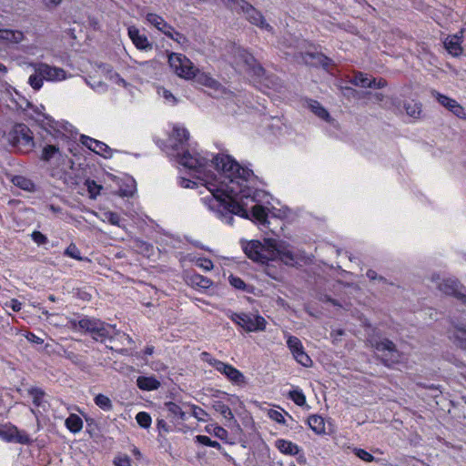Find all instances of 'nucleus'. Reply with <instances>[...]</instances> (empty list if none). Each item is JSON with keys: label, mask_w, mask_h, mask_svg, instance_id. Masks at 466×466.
I'll list each match as a JSON object with an SVG mask.
<instances>
[{"label": "nucleus", "mask_w": 466, "mask_h": 466, "mask_svg": "<svg viewBox=\"0 0 466 466\" xmlns=\"http://www.w3.org/2000/svg\"><path fill=\"white\" fill-rule=\"evenodd\" d=\"M188 139V130L180 124H175L168 138L167 154L183 167L198 173V179L208 191L200 198L203 206L220 217L228 209L241 212L238 205L228 206L224 202L226 198H222V191L229 194L241 192L243 183L252 175L251 169L241 167L227 154L214 155L195 147L187 148Z\"/></svg>", "instance_id": "1"}, {"label": "nucleus", "mask_w": 466, "mask_h": 466, "mask_svg": "<svg viewBox=\"0 0 466 466\" xmlns=\"http://www.w3.org/2000/svg\"><path fill=\"white\" fill-rule=\"evenodd\" d=\"M252 175L248 179V181H245L242 186V191L237 194H229L226 191H222V198H226L225 203L227 205L231 204H237L242 209L241 212H233L230 209L227 210V213L225 212V215H222L221 217L217 215L215 212L210 211L213 213L218 218L221 219L223 222L231 225L233 222V215H238L241 218H248V213L246 209V207L248 204V201L258 203L262 201L263 198H266L267 195L262 190H258L250 187V183L253 180V171L251 170ZM252 217L256 219V221L263 226H265L268 223V211L267 208L259 204H256L252 207Z\"/></svg>", "instance_id": "2"}, {"label": "nucleus", "mask_w": 466, "mask_h": 466, "mask_svg": "<svg viewBox=\"0 0 466 466\" xmlns=\"http://www.w3.org/2000/svg\"><path fill=\"white\" fill-rule=\"evenodd\" d=\"M68 324L74 330L89 333L96 340L103 341L118 334L116 325L87 316L72 318L68 320Z\"/></svg>", "instance_id": "3"}, {"label": "nucleus", "mask_w": 466, "mask_h": 466, "mask_svg": "<svg viewBox=\"0 0 466 466\" xmlns=\"http://www.w3.org/2000/svg\"><path fill=\"white\" fill-rule=\"evenodd\" d=\"M35 72L28 78V84L35 90H39L44 81L60 82L68 77L67 73L61 67L48 65L43 62L31 63Z\"/></svg>", "instance_id": "4"}, {"label": "nucleus", "mask_w": 466, "mask_h": 466, "mask_svg": "<svg viewBox=\"0 0 466 466\" xmlns=\"http://www.w3.org/2000/svg\"><path fill=\"white\" fill-rule=\"evenodd\" d=\"M228 7L237 12L242 11L246 15V18L253 25L259 26L268 31H271L272 27L268 24L260 12L256 10L252 5L245 0H221Z\"/></svg>", "instance_id": "5"}, {"label": "nucleus", "mask_w": 466, "mask_h": 466, "mask_svg": "<svg viewBox=\"0 0 466 466\" xmlns=\"http://www.w3.org/2000/svg\"><path fill=\"white\" fill-rule=\"evenodd\" d=\"M227 316L238 326L248 332L264 330L266 320L263 317L251 313H235L231 310L227 312Z\"/></svg>", "instance_id": "6"}, {"label": "nucleus", "mask_w": 466, "mask_h": 466, "mask_svg": "<svg viewBox=\"0 0 466 466\" xmlns=\"http://www.w3.org/2000/svg\"><path fill=\"white\" fill-rule=\"evenodd\" d=\"M201 359L212 366L216 370L226 376V378L232 383L239 385L245 382L243 373L232 365L211 357L208 352H202Z\"/></svg>", "instance_id": "7"}, {"label": "nucleus", "mask_w": 466, "mask_h": 466, "mask_svg": "<svg viewBox=\"0 0 466 466\" xmlns=\"http://www.w3.org/2000/svg\"><path fill=\"white\" fill-rule=\"evenodd\" d=\"M168 63L174 73L181 78L189 80L196 75L197 67L182 54L171 53L168 56Z\"/></svg>", "instance_id": "8"}, {"label": "nucleus", "mask_w": 466, "mask_h": 466, "mask_svg": "<svg viewBox=\"0 0 466 466\" xmlns=\"http://www.w3.org/2000/svg\"><path fill=\"white\" fill-rule=\"evenodd\" d=\"M270 238H265L264 243L258 240H251L248 242L243 249L245 254L252 260L262 264L270 261L272 253L269 250L268 241Z\"/></svg>", "instance_id": "9"}, {"label": "nucleus", "mask_w": 466, "mask_h": 466, "mask_svg": "<svg viewBox=\"0 0 466 466\" xmlns=\"http://www.w3.org/2000/svg\"><path fill=\"white\" fill-rule=\"evenodd\" d=\"M9 141L20 150H29L34 146L31 130L24 124L15 125L9 133Z\"/></svg>", "instance_id": "10"}, {"label": "nucleus", "mask_w": 466, "mask_h": 466, "mask_svg": "<svg viewBox=\"0 0 466 466\" xmlns=\"http://www.w3.org/2000/svg\"><path fill=\"white\" fill-rule=\"evenodd\" d=\"M372 347L381 353V360L385 365L398 363L400 360V354L396 349L395 344L388 339L371 341Z\"/></svg>", "instance_id": "11"}, {"label": "nucleus", "mask_w": 466, "mask_h": 466, "mask_svg": "<svg viewBox=\"0 0 466 466\" xmlns=\"http://www.w3.org/2000/svg\"><path fill=\"white\" fill-rule=\"evenodd\" d=\"M432 281L437 284L440 291L446 295L454 296L458 299H464V288L459 283V281L452 278L441 279L440 275H433Z\"/></svg>", "instance_id": "12"}, {"label": "nucleus", "mask_w": 466, "mask_h": 466, "mask_svg": "<svg viewBox=\"0 0 466 466\" xmlns=\"http://www.w3.org/2000/svg\"><path fill=\"white\" fill-rule=\"evenodd\" d=\"M269 250L272 253L270 260L279 259L284 264L293 266L297 263V257L292 250L283 244H279L276 239L272 238L268 241Z\"/></svg>", "instance_id": "13"}, {"label": "nucleus", "mask_w": 466, "mask_h": 466, "mask_svg": "<svg viewBox=\"0 0 466 466\" xmlns=\"http://www.w3.org/2000/svg\"><path fill=\"white\" fill-rule=\"evenodd\" d=\"M287 346L296 361L304 367H310L312 360L306 353L300 339L295 336H287Z\"/></svg>", "instance_id": "14"}, {"label": "nucleus", "mask_w": 466, "mask_h": 466, "mask_svg": "<svg viewBox=\"0 0 466 466\" xmlns=\"http://www.w3.org/2000/svg\"><path fill=\"white\" fill-rule=\"evenodd\" d=\"M431 96L444 107L450 110L458 117L463 118L465 116L463 107L453 98L444 96L436 90H432Z\"/></svg>", "instance_id": "15"}, {"label": "nucleus", "mask_w": 466, "mask_h": 466, "mask_svg": "<svg viewBox=\"0 0 466 466\" xmlns=\"http://www.w3.org/2000/svg\"><path fill=\"white\" fill-rule=\"evenodd\" d=\"M237 60L236 63L238 65L243 64L247 66V69L252 70L256 75L262 76L264 73V69L259 66L256 64V60L254 56L248 53L244 49L238 48L237 49Z\"/></svg>", "instance_id": "16"}, {"label": "nucleus", "mask_w": 466, "mask_h": 466, "mask_svg": "<svg viewBox=\"0 0 466 466\" xmlns=\"http://www.w3.org/2000/svg\"><path fill=\"white\" fill-rule=\"evenodd\" d=\"M81 142L85 147H86L87 148H89L97 155H100L104 157H111V149L104 142L98 141L86 136L81 137Z\"/></svg>", "instance_id": "17"}, {"label": "nucleus", "mask_w": 466, "mask_h": 466, "mask_svg": "<svg viewBox=\"0 0 466 466\" xmlns=\"http://www.w3.org/2000/svg\"><path fill=\"white\" fill-rule=\"evenodd\" d=\"M127 35L131 39L132 43L137 49L140 50H150L152 49V45L148 41L146 35L141 34L140 30L135 25H130L127 28Z\"/></svg>", "instance_id": "18"}, {"label": "nucleus", "mask_w": 466, "mask_h": 466, "mask_svg": "<svg viewBox=\"0 0 466 466\" xmlns=\"http://www.w3.org/2000/svg\"><path fill=\"white\" fill-rule=\"evenodd\" d=\"M462 34L461 30L455 35H448L443 42L445 49L453 56H459L462 53Z\"/></svg>", "instance_id": "19"}, {"label": "nucleus", "mask_w": 466, "mask_h": 466, "mask_svg": "<svg viewBox=\"0 0 466 466\" xmlns=\"http://www.w3.org/2000/svg\"><path fill=\"white\" fill-rule=\"evenodd\" d=\"M53 158H57L58 160H68L67 155L63 154L56 146H55V145L45 146L42 150L40 159L48 164H52Z\"/></svg>", "instance_id": "20"}, {"label": "nucleus", "mask_w": 466, "mask_h": 466, "mask_svg": "<svg viewBox=\"0 0 466 466\" xmlns=\"http://www.w3.org/2000/svg\"><path fill=\"white\" fill-rule=\"evenodd\" d=\"M307 107L319 118L328 122L332 123L334 120L330 116L328 110L323 107L319 102L312 99H309L306 101Z\"/></svg>", "instance_id": "21"}, {"label": "nucleus", "mask_w": 466, "mask_h": 466, "mask_svg": "<svg viewBox=\"0 0 466 466\" xmlns=\"http://www.w3.org/2000/svg\"><path fill=\"white\" fill-rule=\"evenodd\" d=\"M146 21L149 25L155 27L162 34H165L167 30L170 29L171 25L166 22L165 19L159 15L147 13L146 15Z\"/></svg>", "instance_id": "22"}, {"label": "nucleus", "mask_w": 466, "mask_h": 466, "mask_svg": "<svg viewBox=\"0 0 466 466\" xmlns=\"http://www.w3.org/2000/svg\"><path fill=\"white\" fill-rule=\"evenodd\" d=\"M276 448L285 455L294 456L300 451V448L290 441L279 439L275 442Z\"/></svg>", "instance_id": "23"}, {"label": "nucleus", "mask_w": 466, "mask_h": 466, "mask_svg": "<svg viewBox=\"0 0 466 466\" xmlns=\"http://www.w3.org/2000/svg\"><path fill=\"white\" fill-rule=\"evenodd\" d=\"M25 39V35L19 30L0 29V40L11 44H19Z\"/></svg>", "instance_id": "24"}, {"label": "nucleus", "mask_w": 466, "mask_h": 466, "mask_svg": "<svg viewBox=\"0 0 466 466\" xmlns=\"http://www.w3.org/2000/svg\"><path fill=\"white\" fill-rule=\"evenodd\" d=\"M137 387L142 390H154L160 387V382L155 377L140 376L137 380Z\"/></svg>", "instance_id": "25"}, {"label": "nucleus", "mask_w": 466, "mask_h": 466, "mask_svg": "<svg viewBox=\"0 0 466 466\" xmlns=\"http://www.w3.org/2000/svg\"><path fill=\"white\" fill-rule=\"evenodd\" d=\"M193 78H195V80L198 84L213 88V89H218L219 86V84L217 80L212 78L209 75H208L204 72H200L198 68H197L196 75H194Z\"/></svg>", "instance_id": "26"}, {"label": "nucleus", "mask_w": 466, "mask_h": 466, "mask_svg": "<svg viewBox=\"0 0 466 466\" xmlns=\"http://www.w3.org/2000/svg\"><path fill=\"white\" fill-rule=\"evenodd\" d=\"M187 281L192 287L203 289H207L212 285V280L198 273L190 275Z\"/></svg>", "instance_id": "27"}, {"label": "nucleus", "mask_w": 466, "mask_h": 466, "mask_svg": "<svg viewBox=\"0 0 466 466\" xmlns=\"http://www.w3.org/2000/svg\"><path fill=\"white\" fill-rule=\"evenodd\" d=\"M213 409L221 414L223 418L229 422H236L234 415L228 405L221 400H215L212 404Z\"/></svg>", "instance_id": "28"}, {"label": "nucleus", "mask_w": 466, "mask_h": 466, "mask_svg": "<svg viewBox=\"0 0 466 466\" xmlns=\"http://www.w3.org/2000/svg\"><path fill=\"white\" fill-rule=\"evenodd\" d=\"M27 394L32 398L33 403L36 407H42L44 406L46 400L45 391L38 387H30L27 389Z\"/></svg>", "instance_id": "29"}, {"label": "nucleus", "mask_w": 466, "mask_h": 466, "mask_svg": "<svg viewBox=\"0 0 466 466\" xmlns=\"http://www.w3.org/2000/svg\"><path fill=\"white\" fill-rule=\"evenodd\" d=\"M309 427L317 434L325 432L324 419L319 415H310L308 419Z\"/></svg>", "instance_id": "30"}, {"label": "nucleus", "mask_w": 466, "mask_h": 466, "mask_svg": "<svg viewBox=\"0 0 466 466\" xmlns=\"http://www.w3.org/2000/svg\"><path fill=\"white\" fill-rule=\"evenodd\" d=\"M66 427L72 432L77 433L83 429V420L76 414H70L65 421Z\"/></svg>", "instance_id": "31"}, {"label": "nucleus", "mask_w": 466, "mask_h": 466, "mask_svg": "<svg viewBox=\"0 0 466 466\" xmlns=\"http://www.w3.org/2000/svg\"><path fill=\"white\" fill-rule=\"evenodd\" d=\"M451 339L461 349H466V329L455 327L451 332Z\"/></svg>", "instance_id": "32"}, {"label": "nucleus", "mask_w": 466, "mask_h": 466, "mask_svg": "<svg viewBox=\"0 0 466 466\" xmlns=\"http://www.w3.org/2000/svg\"><path fill=\"white\" fill-rule=\"evenodd\" d=\"M71 163L70 159L68 160H58L57 158H53L52 164H49L51 168V175L52 177H62V170L64 169L65 166Z\"/></svg>", "instance_id": "33"}, {"label": "nucleus", "mask_w": 466, "mask_h": 466, "mask_svg": "<svg viewBox=\"0 0 466 466\" xmlns=\"http://www.w3.org/2000/svg\"><path fill=\"white\" fill-rule=\"evenodd\" d=\"M164 35L182 46H187L188 43L187 38L183 34L177 32L172 25Z\"/></svg>", "instance_id": "34"}, {"label": "nucleus", "mask_w": 466, "mask_h": 466, "mask_svg": "<svg viewBox=\"0 0 466 466\" xmlns=\"http://www.w3.org/2000/svg\"><path fill=\"white\" fill-rule=\"evenodd\" d=\"M100 218L102 221L108 222L111 225L117 226L119 228L123 227L121 224L120 216L116 212L105 211L101 214Z\"/></svg>", "instance_id": "35"}, {"label": "nucleus", "mask_w": 466, "mask_h": 466, "mask_svg": "<svg viewBox=\"0 0 466 466\" xmlns=\"http://www.w3.org/2000/svg\"><path fill=\"white\" fill-rule=\"evenodd\" d=\"M94 401L96 406H98L100 409H102L105 411H109L113 409V404H112L111 400L104 394H101V393L97 394L95 397Z\"/></svg>", "instance_id": "36"}, {"label": "nucleus", "mask_w": 466, "mask_h": 466, "mask_svg": "<svg viewBox=\"0 0 466 466\" xmlns=\"http://www.w3.org/2000/svg\"><path fill=\"white\" fill-rule=\"evenodd\" d=\"M351 83L357 86L370 87V86L371 85V78L369 77L367 74L359 72L355 74L354 77L351 80Z\"/></svg>", "instance_id": "37"}, {"label": "nucleus", "mask_w": 466, "mask_h": 466, "mask_svg": "<svg viewBox=\"0 0 466 466\" xmlns=\"http://www.w3.org/2000/svg\"><path fill=\"white\" fill-rule=\"evenodd\" d=\"M205 431L209 434L215 435L217 438L222 441L226 440L228 435V431L224 428L213 424L207 425L205 427Z\"/></svg>", "instance_id": "38"}, {"label": "nucleus", "mask_w": 466, "mask_h": 466, "mask_svg": "<svg viewBox=\"0 0 466 466\" xmlns=\"http://www.w3.org/2000/svg\"><path fill=\"white\" fill-rule=\"evenodd\" d=\"M405 110L408 116H411L412 118H419L421 113V106L419 103H416L414 101L406 103Z\"/></svg>", "instance_id": "39"}, {"label": "nucleus", "mask_w": 466, "mask_h": 466, "mask_svg": "<svg viewBox=\"0 0 466 466\" xmlns=\"http://www.w3.org/2000/svg\"><path fill=\"white\" fill-rule=\"evenodd\" d=\"M85 186L88 191L90 198L95 199L101 192L103 187L98 185L95 180L86 179Z\"/></svg>", "instance_id": "40"}, {"label": "nucleus", "mask_w": 466, "mask_h": 466, "mask_svg": "<svg viewBox=\"0 0 466 466\" xmlns=\"http://www.w3.org/2000/svg\"><path fill=\"white\" fill-rule=\"evenodd\" d=\"M166 407L167 409V411L174 417H177L182 420H186V413L182 410L179 405L174 402H167L166 403Z\"/></svg>", "instance_id": "41"}, {"label": "nucleus", "mask_w": 466, "mask_h": 466, "mask_svg": "<svg viewBox=\"0 0 466 466\" xmlns=\"http://www.w3.org/2000/svg\"><path fill=\"white\" fill-rule=\"evenodd\" d=\"M289 397L298 405L304 406L306 404V397L301 390L295 389L290 390L289 393Z\"/></svg>", "instance_id": "42"}, {"label": "nucleus", "mask_w": 466, "mask_h": 466, "mask_svg": "<svg viewBox=\"0 0 466 466\" xmlns=\"http://www.w3.org/2000/svg\"><path fill=\"white\" fill-rule=\"evenodd\" d=\"M13 182L15 186L21 187L24 190L30 191L34 187V184L30 179L25 178L22 176H16L13 178Z\"/></svg>", "instance_id": "43"}, {"label": "nucleus", "mask_w": 466, "mask_h": 466, "mask_svg": "<svg viewBox=\"0 0 466 466\" xmlns=\"http://www.w3.org/2000/svg\"><path fill=\"white\" fill-rule=\"evenodd\" d=\"M14 436L10 440H14L15 442L21 444H28L31 440L29 436L25 432L19 431L16 427H13Z\"/></svg>", "instance_id": "44"}, {"label": "nucleus", "mask_w": 466, "mask_h": 466, "mask_svg": "<svg viewBox=\"0 0 466 466\" xmlns=\"http://www.w3.org/2000/svg\"><path fill=\"white\" fill-rule=\"evenodd\" d=\"M63 356L76 366H79V367L85 366V361L83 360V357L73 352V351L64 350Z\"/></svg>", "instance_id": "45"}, {"label": "nucleus", "mask_w": 466, "mask_h": 466, "mask_svg": "<svg viewBox=\"0 0 466 466\" xmlns=\"http://www.w3.org/2000/svg\"><path fill=\"white\" fill-rule=\"evenodd\" d=\"M137 422L142 428H148L151 425V417L147 412L140 411L136 416Z\"/></svg>", "instance_id": "46"}, {"label": "nucleus", "mask_w": 466, "mask_h": 466, "mask_svg": "<svg viewBox=\"0 0 466 466\" xmlns=\"http://www.w3.org/2000/svg\"><path fill=\"white\" fill-rule=\"evenodd\" d=\"M196 441L198 443L203 444L205 446H208V447H212V448H216V449L221 448V445L218 441H212L210 438H208V436H205V435L196 436Z\"/></svg>", "instance_id": "47"}, {"label": "nucleus", "mask_w": 466, "mask_h": 466, "mask_svg": "<svg viewBox=\"0 0 466 466\" xmlns=\"http://www.w3.org/2000/svg\"><path fill=\"white\" fill-rule=\"evenodd\" d=\"M65 255L76 260H84L80 256V250L75 244H70L65 250Z\"/></svg>", "instance_id": "48"}, {"label": "nucleus", "mask_w": 466, "mask_h": 466, "mask_svg": "<svg viewBox=\"0 0 466 466\" xmlns=\"http://www.w3.org/2000/svg\"><path fill=\"white\" fill-rule=\"evenodd\" d=\"M196 265L205 271H210L214 267L213 262L206 258H198Z\"/></svg>", "instance_id": "49"}, {"label": "nucleus", "mask_w": 466, "mask_h": 466, "mask_svg": "<svg viewBox=\"0 0 466 466\" xmlns=\"http://www.w3.org/2000/svg\"><path fill=\"white\" fill-rule=\"evenodd\" d=\"M192 415L199 421H205V418L208 416V413L200 407L192 405Z\"/></svg>", "instance_id": "50"}, {"label": "nucleus", "mask_w": 466, "mask_h": 466, "mask_svg": "<svg viewBox=\"0 0 466 466\" xmlns=\"http://www.w3.org/2000/svg\"><path fill=\"white\" fill-rule=\"evenodd\" d=\"M228 280H229L230 285H232L234 288L240 289V290L246 289L247 286H246L245 282L239 277L230 275L228 278Z\"/></svg>", "instance_id": "51"}, {"label": "nucleus", "mask_w": 466, "mask_h": 466, "mask_svg": "<svg viewBox=\"0 0 466 466\" xmlns=\"http://www.w3.org/2000/svg\"><path fill=\"white\" fill-rule=\"evenodd\" d=\"M354 453L355 455L360 458V460L364 461H367V462H371L374 461V457L369 453L368 451H366L365 450H362V449H355L354 450Z\"/></svg>", "instance_id": "52"}, {"label": "nucleus", "mask_w": 466, "mask_h": 466, "mask_svg": "<svg viewBox=\"0 0 466 466\" xmlns=\"http://www.w3.org/2000/svg\"><path fill=\"white\" fill-rule=\"evenodd\" d=\"M31 238L34 240V242H35L38 246L45 245L48 241L46 236L42 234L40 231L36 230L33 231V233L31 234Z\"/></svg>", "instance_id": "53"}, {"label": "nucleus", "mask_w": 466, "mask_h": 466, "mask_svg": "<svg viewBox=\"0 0 466 466\" xmlns=\"http://www.w3.org/2000/svg\"><path fill=\"white\" fill-rule=\"evenodd\" d=\"M268 414L272 420H275L276 422L280 424L286 423L285 418L280 411L276 410H269Z\"/></svg>", "instance_id": "54"}, {"label": "nucleus", "mask_w": 466, "mask_h": 466, "mask_svg": "<svg viewBox=\"0 0 466 466\" xmlns=\"http://www.w3.org/2000/svg\"><path fill=\"white\" fill-rule=\"evenodd\" d=\"M15 93L18 96V98L14 97L13 95L10 93V96H12L11 99L15 103V105L17 107L23 108V109H25L26 107H28L30 103L25 98L20 97V96L18 95L17 92L15 91Z\"/></svg>", "instance_id": "55"}, {"label": "nucleus", "mask_w": 466, "mask_h": 466, "mask_svg": "<svg viewBox=\"0 0 466 466\" xmlns=\"http://www.w3.org/2000/svg\"><path fill=\"white\" fill-rule=\"evenodd\" d=\"M177 183L183 188H195L198 187V182L185 177H179Z\"/></svg>", "instance_id": "56"}, {"label": "nucleus", "mask_w": 466, "mask_h": 466, "mask_svg": "<svg viewBox=\"0 0 466 466\" xmlns=\"http://www.w3.org/2000/svg\"><path fill=\"white\" fill-rule=\"evenodd\" d=\"M386 85L387 82L383 78H371V85L370 86V87L380 89L386 86Z\"/></svg>", "instance_id": "57"}, {"label": "nucleus", "mask_w": 466, "mask_h": 466, "mask_svg": "<svg viewBox=\"0 0 466 466\" xmlns=\"http://www.w3.org/2000/svg\"><path fill=\"white\" fill-rule=\"evenodd\" d=\"M162 96L165 98V100L171 104V105H175L176 102H177V99L176 97L173 96V94L167 90V89H162Z\"/></svg>", "instance_id": "58"}, {"label": "nucleus", "mask_w": 466, "mask_h": 466, "mask_svg": "<svg viewBox=\"0 0 466 466\" xmlns=\"http://www.w3.org/2000/svg\"><path fill=\"white\" fill-rule=\"evenodd\" d=\"M114 463L116 466H130V460L127 457L116 458Z\"/></svg>", "instance_id": "59"}, {"label": "nucleus", "mask_w": 466, "mask_h": 466, "mask_svg": "<svg viewBox=\"0 0 466 466\" xmlns=\"http://www.w3.org/2000/svg\"><path fill=\"white\" fill-rule=\"evenodd\" d=\"M8 306L15 312H18L21 310L22 309V303L20 301H18L17 299H11L9 301V304Z\"/></svg>", "instance_id": "60"}, {"label": "nucleus", "mask_w": 466, "mask_h": 466, "mask_svg": "<svg viewBox=\"0 0 466 466\" xmlns=\"http://www.w3.org/2000/svg\"><path fill=\"white\" fill-rule=\"evenodd\" d=\"M25 338L30 341V342H33V343H35V344H42L44 342V339L37 337L36 335H35L34 333H31L29 332Z\"/></svg>", "instance_id": "61"}, {"label": "nucleus", "mask_w": 466, "mask_h": 466, "mask_svg": "<svg viewBox=\"0 0 466 466\" xmlns=\"http://www.w3.org/2000/svg\"><path fill=\"white\" fill-rule=\"evenodd\" d=\"M309 56L311 58H315V59H317L318 63L322 64L324 66H328L327 61H328L329 59H328L326 56H322V55H319V54H317V55L309 54Z\"/></svg>", "instance_id": "62"}, {"label": "nucleus", "mask_w": 466, "mask_h": 466, "mask_svg": "<svg viewBox=\"0 0 466 466\" xmlns=\"http://www.w3.org/2000/svg\"><path fill=\"white\" fill-rule=\"evenodd\" d=\"M114 83L119 86H127V83L118 74H115L111 76Z\"/></svg>", "instance_id": "63"}, {"label": "nucleus", "mask_w": 466, "mask_h": 466, "mask_svg": "<svg viewBox=\"0 0 466 466\" xmlns=\"http://www.w3.org/2000/svg\"><path fill=\"white\" fill-rule=\"evenodd\" d=\"M0 436L6 441H14V440H10V438L14 436L13 428L9 429L8 431H0Z\"/></svg>", "instance_id": "64"}]
</instances>
